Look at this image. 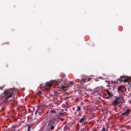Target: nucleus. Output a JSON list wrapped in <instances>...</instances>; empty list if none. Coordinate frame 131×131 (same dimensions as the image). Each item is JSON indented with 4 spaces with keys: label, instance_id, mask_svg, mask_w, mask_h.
I'll list each match as a JSON object with an SVG mask.
<instances>
[{
    "label": "nucleus",
    "instance_id": "1",
    "mask_svg": "<svg viewBox=\"0 0 131 131\" xmlns=\"http://www.w3.org/2000/svg\"><path fill=\"white\" fill-rule=\"evenodd\" d=\"M15 90L14 89H10L4 91L3 93V97H5V100L7 101L9 98H14L15 95Z\"/></svg>",
    "mask_w": 131,
    "mask_h": 131
},
{
    "label": "nucleus",
    "instance_id": "2",
    "mask_svg": "<svg viewBox=\"0 0 131 131\" xmlns=\"http://www.w3.org/2000/svg\"><path fill=\"white\" fill-rule=\"evenodd\" d=\"M56 120V118L53 117H50L47 122V127H50L51 130H53L55 126V123Z\"/></svg>",
    "mask_w": 131,
    "mask_h": 131
},
{
    "label": "nucleus",
    "instance_id": "3",
    "mask_svg": "<svg viewBox=\"0 0 131 131\" xmlns=\"http://www.w3.org/2000/svg\"><path fill=\"white\" fill-rule=\"evenodd\" d=\"M56 85H58L59 86H60V88H61L62 89L64 90H66L68 89L69 86H68V85H67L63 81H61L56 83Z\"/></svg>",
    "mask_w": 131,
    "mask_h": 131
},
{
    "label": "nucleus",
    "instance_id": "4",
    "mask_svg": "<svg viewBox=\"0 0 131 131\" xmlns=\"http://www.w3.org/2000/svg\"><path fill=\"white\" fill-rule=\"evenodd\" d=\"M122 95H119L118 96H114L115 99L112 102V104L114 106L118 105L119 103V102H118V101L122 99Z\"/></svg>",
    "mask_w": 131,
    "mask_h": 131
},
{
    "label": "nucleus",
    "instance_id": "5",
    "mask_svg": "<svg viewBox=\"0 0 131 131\" xmlns=\"http://www.w3.org/2000/svg\"><path fill=\"white\" fill-rule=\"evenodd\" d=\"M118 80L119 81H124L123 82H125L129 81L130 78L128 76L123 75L121 76L118 79Z\"/></svg>",
    "mask_w": 131,
    "mask_h": 131
},
{
    "label": "nucleus",
    "instance_id": "6",
    "mask_svg": "<svg viewBox=\"0 0 131 131\" xmlns=\"http://www.w3.org/2000/svg\"><path fill=\"white\" fill-rule=\"evenodd\" d=\"M131 112L130 110V109H127L126 110L124 113H122V115L123 116L125 115L126 116H128L129 114Z\"/></svg>",
    "mask_w": 131,
    "mask_h": 131
},
{
    "label": "nucleus",
    "instance_id": "7",
    "mask_svg": "<svg viewBox=\"0 0 131 131\" xmlns=\"http://www.w3.org/2000/svg\"><path fill=\"white\" fill-rule=\"evenodd\" d=\"M86 118H87L86 117V116L85 115H84L83 118H81L79 120V122L80 123H82L85 121Z\"/></svg>",
    "mask_w": 131,
    "mask_h": 131
},
{
    "label": "nucleus",
    "instance_id": "8",
    "mask_svg": "<svg viewBox=\"0 0 131 131\" xmlns=\"http://www.w3.org/2000/svg\"><path fill=\"white\" fill-rule=\"evenodd\" d=\"M77 109L76 111L77 112L80 113L81 112L82 110L81 109V107L79 106H78L76 107Z\"/></svg>",
    "mask_w": 131,
    "mask_h": 131
},
{
    "label": "nucleus",
    "instance_id": "9",
    "mask_svg": "<svg viewBox=\"0 0 131 131\" xmlns=\"http://www.w3.org/2000/svg\"><path fill=\"white\" fill-rule=\"evenodd\" d=\"M107 94L108 95V96H109L110 97H112L113 96V94L110 92L108 90H106Z\"/></svg>",
    "mask_w": 131,
    "mask_h": 131
},
{
    "label": "nucleus",
    "instance_id": "10",
    "mask_svg": "<svg viewBox=\"0 0 131 131\" xmlns=\"http://www.w3.org/2000/svg\"><path fill=\"white\" fill-rule=\"evenodd\" d=\"M52 86V84L50 83H48V84H46L45 86L46 87H49L50 88Z\"/></svg>",
    "mask_w": 131,
    "mask_h": 131
},
{
    "label": "nucleus",
    "instance_id": "11",
    "mask_svg": "<svg viewBox=\"0 0 131 131\" xmlns=\"http://www.w3.org/2000/svg\"><path fill=\"white\" fill-rule=\"evenodd\" d=\"M41 105H38V104L37 105V111H39L41 109Z\"/></svg>",
    "mask_w": 131,
    "mask_h": 131
},
{
    "label": "nucleus",
    "instance_id": "12",
    "mask_svg": "<svg viewBox=\"0 0 131 131\" xmlns=\"http://www.w3.org/2000/svg\"><path fill=\"white\" fill-rule=\"evenodd\" d=\"M123 86H118L117 88V90L118 92H120L121 91V89L122 88V87Z\"/></svg>",
    "mask_w": 131,
    "mask_h": 131
},
{
    "label": "nucleus",
    "instance_id": "13",
    "mask_svg": "<svg viewBox=\"0 0 131 131\" xmlns=\"http://www.w3.org/2000/svg\"><path fill=\"white\" fill-rule=\"evenodd\" d=\"M31 128V126L30 125H29L28 127L27 131H30V129Z\"/></svg>",
    "mask_w": 131,
    "mask_h": 131
},
{
    "label": "nucleus",
    "instance_id": "14",
    "mask_svg": "<svg viewBox=\"0 0 131 131\" xmlns=\"http://www.w3.org/2000/svg\"><path fill=\"white\" fill-rule=\"evenodd\" d=\"M56 111L53 110H51L50 111V113H56Z\"/></svg>",
    "mask_w": 131,
    "mask_h": 131
},
{
    "label": "nucleus",
    "instance_id": "15",
    "mask_svg": "<svg viewBox=\"0 0 131 131\" xmlns=\"http://www.w3.org/2000/svg\"><path fill=\"white\" fill-rule=\"evenodd\" d=\"M99 90V88H96L95 89V91H98Z\"/></svg>",
    "mask_w": 131,
    "mask_h": 131
},
{
    "label": "nucleus",
    "instance_id": "16",
    "mask_svg": "<svg viewBox=\"0 0 131 131\" xmlns=\"http://www.w3.org/2000/svg\"><path fill=\"white\" fill-rule=\"evenodd\" d=\"M100 131H105V128H104L103 127L102 129Z\"/></svg>",
    "mask_w": 131,
    "mask_h": 131
},
{
    "label": "nucleus",
    "instance_id": "17",
    "mask_svg": "<svg viewBox=\"0 0 131 131\" xmlns=\"http://www.w3.org/2000/svg\"><path fill=\"white\" fill-rule=\"evenodd\" d=\"M60 116H63V114L62 113H60Z\"/></svg>",
    "mask_w": 131,
    "mask_h": 131
},
{
    "label": "nucleus",
    "instance_id": "18",
    "mask_svg": "<svg viewBox=\"0 0 131 131\" xmlns=\"http://www.w3.org/2000/svg\"><path fill=\"white\" fill-rule=\"evenodd\" d=\"M73 82H71H71H69V83H70V84H73Z\"/></svg>",
    "mask_w": 131,
    "mask_h": 131
},
{
    "label": "nucleus",
    "instance_id": "19",
    "mask_svg": "<svg viewBox=\"0 0 131 131\" xmlns=\"http://www.w3.org/2000/svg\"><path fill=\"white\" fill-rule=\"evenodd\" d=\"M111 97H110L109 96H108L106 97H105L106 99H108V98H110Z\"/></svg>",
    "mask_w": 131,
    "mask_h": 131
},
{
    "label": "nucleus",
    "instance_id": "20",
    "mask_svg": "<svg viewBox=\"0 0 131 131\" xmlns=\"http://www.w3.org/2000/svg\"><path fill=\"white\" fill-rule=\"evenodd\" d=\"M38 111H37V110H36V112H35V113H37V112H38Z\"/></svg>",
    "mask_w": 131,
    "mask_h": 131
},
{
    "label": "nucleus",
    "instance_id": "21",
    "mask_svg": "<svg viewBox=\"0 0 131 131\" xmlns=\"http://www.w3.org/2000/svg\"><path fill=\"white\" fill-rule=\"evenodd\" d=\"M32 109H33V111H34L35 110V108L34 107H32Z\"/></svg>",
    "mask_w": 131,
    "mask_h": 131
},
{
    "label": "nucleus",
    "instance_id": "22",
    "mask_svg": "<svg viewBox=\"0 0 131 131\" xmlns=\"http://www.w3.org/2000/svg\"><path fill=\"white\" fill-rule=\"evenodd\" d=\"M28 110L29 111V113H30V112L31 111V110L30 109H29Z\"/></svg>",
    "mask_w": 131,
    "mask_h": 131
},
{
    "label": "nucleus",
    "instance_id": "23",
    "mask_svg": "<svg viewBox=\"0 0 131 131\" xmlns=\"http://www.w3.org/2000/svg\"><path fill=\"white\" fill-rule=\"evenodd\" d=\"M38 93H39V94H41V92H39Z\"/></svg>",
    "mask_w": 131,
    "mask_h": 131
},
{
    "label": "nucleus",
    "instance_id": "24",
    "mask_svg": "<svg viewBox=\"0 0 131 131\" xmlns=\"http://www.w3.org/2000/svg\"><path fill=\"white\" fill-rule=\"evenodd\" d=\"M74 108H73V110H74Z\"/></svg>",
    "mask_w": 131,
    "mask_h": 131
}]
</instances>
